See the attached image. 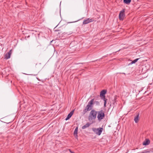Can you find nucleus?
<instances>
[{"instance_id": "20", "label": "nucleus", "mask_w": 153, "mask_h": 153, "mask_svg": "<svg viewBox=\"0 0 153 153\" xmlns=\"http://www.w3.org/2000/svg\"><path fill=\"white\" fill-rule=\"evenodd\" d=\"M122 74H125V73H122Z\"/></svg>"}, {"instance_id": "16", "label": "nucleus", "mask_w": 153, "mask_h": 153, "mask_svg": "<svg viewBox=\"0 0 153 153\" xmlns=\"http://www.w3.org/2000/svg\"><path fill=\"white\" fill-rule=\"evenodd\" d=\"M104 100V106L105 107H106V100H107V99H105V100Z\"/></svg>"}, {"instance_id": "9", "label": "nucleus", "mask_w": 153, "mask_h": 153, "mask_svg": "<svg viewBox=\"0 0 153 153\" xmlns=\"http://www.w3.org/2000/svg\"><path fill=\"white\" fill-rule=\"evenodd\" d=\"M91 124L89 123H87L85 125L83 126L82 127V129H85L86 128L88 127Z\"/></svg>"}, {"instance_id": "5", "label": "nucleus", "mask_w": 153, "mask_h": 153, "mask_svg": "<svg viewBox=\"0 0 153 153\" xmlns=\"http://www.w3.org/2000/svg\"><path fill=\"white\" fill-rule=\"evenodd\" d=\"M125 10L124 9L121 10L119 14V18L120 20H123L124 19V18L125 16L124 14Z\"/></svg>"}, {"instance_id": "6", "label": "nucleus", "mask_w": 153, "mask_h": 153, "mask_svg": "<svg viewBox=\"0 0 153 153\" xmlns=\"http://www.w3.org/2000/svg\"><path fill=\"white\" fill-rule=\"evenodd\" d=\"M106 91L105 90H102L100 93V96L101 99L102 100L106 99L105 98V94Z\"/></svg>"}, {"instance_id": "14", "label": "nucleus", "mask_w": 153, "mask_h": 153, "mask_svg": "<svg viewBox=\"0 0 153 153\" xmlns=\"http://www.w3.org/2000/svg\"><path fill=\"white\" fill-rule=\"evenodd\" d=\"M139 59L137 58L132 61L130 63L131 64H133L136 63Z\"/></svg>"}, {"instance_id": "11", "label": "nucleus", "mask_w": 153, "mask_h": 153, "mask_svg": "<svg viewBox=\"0 0 153 153\" xmlns=\"http://www.w3.org/2000/svg\"><path fill=\"white\" fill-rule=\"evenodd\" d=\"M139 114H138L136 116H135L134 118V121L136 123L138 122L139 121Z\"/></svg>"}, {"instance_id": "7", "label": "nucleus", "mask_w": 153, "mask_h": 153, "mask_svg": "<svg viewBox=\"0 0 153 153\" xmlns=\"http://www.w3.org/2000/svg\"><path fill=\"white\" fill-rule=\"evenodd\" d=\"M93 20H94L92 19H87L83 21V24L84 25L87 24L90 22H93Z\"/></svg>"}, {"instance_id": "15", "label": "nucleus", "mask_w": 153, "mask_h": 153, "mask_svg": "<svg viewBox=\"0 0 153 153\" xmlns=\"http://www.w3.org/2000/svg\"><path fill=\"white\" fill-rule=\"evenodd\" d=\"M95 104L96 105H100V102L98 101H94V104Z\"/></svg>"}, {"instance_id": "1", "label": "nucleus", "mask_w": 153, "mask_h": 153, "mask_svg": "<svg viewBox=\"0 0 153 153\" xmlns=\"http://www.w3.org/2000/svg\"><path fill=\"white\" fill-rule=\"evenodd\" d=\"M94 99H91L88 102L87 105L85 107V108L83 110L82 114H85L88 111H89L92 109L93 106Z\"/></svg>"}, {"instance_id": "17", "label": "nucleus", "mask_w": 153, "mask_h": 153, "mask_svg": "<svg viewBox=\"0 0 153 153\" xmlns=\"http://www.w3.org/2000/svg\"><path fill=\"white\" fill-rule=\"evenodd\" d=\"M10 57V54H9V53L8 56L7 57V59H9Z\"/></svg>"}, {"instance_id": "19", "label": "nucleus", "mask_w": 153, "mask_h": 153, "mask_svg": "<svg viewBox=\"0 0 153 153\" xmlns=\"http://www.w3.org/2000/svg\"><path fill=\"white\" fill-rule=\"evenodd\" d=\"M72 33V32H71V33H69V34H71V33Z\"/></svg>"}, {"instance_id": "10", "label": "nucleus", "mask_w": 153, "mask_h": 153, "mask_svg": "<svg viewBox=\"0 0 153 153\" xmlns=\"http://www.w3.org/2000/svg\"><path fill=\"white\" fill-rule=\"evenodd\" d=\"M150 143V141L148 139H146L143 143V144L144 145H148Z\"/></svg>"}, {"instance_id": "8", "label": "nucleus", "mask_w": 153, "mask_h": 153, "mask_svg": "<svg viewBox=\"0 0 153 153\" xmlns=\"http://www.w3.org/2000/svg\"><path fill=\"white\" fill-rule=\"evenodd\" d=\"M74 111V110L71 111L68 115L67 116V117L65 119V120H68L72 116V115L73 114Z\"/></svg>"}, {"instance_id": "13", "label": "nucleus", "mask_w": 153, "mask_h": 153, "mask_svg": "<svg viewBox=\"0 0 153 153\" xmlns=\"http://www.w3.org/2000/svg\"><path fill=\"white\" fill-rule=\"evenodd\" d=\"M77 132H78V128L76 127L75 128V129L74 131V135H76V136H77Z\"/></svg>"}, {"instance_id": "3", "label": "nucleus", "mask_w": 153, "mask_h": 153, "mask_svg": "<svg viewBox=\"0 0 153 153\" xmlns=\"http://www.w3.org/2000/svg\"><path fill=\"white\" fill-rule=\"evenodd\" d=\"M97 118L99 121H100L104 117L105 115L103 111L101 110L97 111Z\"/></svg>"}, {"instance_id": "18", "label": "nucleus", "mask_w": 153, "mask_h": 153, "mask_svg": "<svg viewBox=\"0 0 153 153\" xmlns=\"http://www.w3.org/2000/svg\"><path fill=\"white\" fill-rule=\"evenodd\" d=\"M69 150H70V152H71V153H73V152H72L71 151V150H70V149H69Z\"/></svg>"}, {"instance_id": "21", "label": "nucleus", "mask_w": 153, "mask_h": 153, "mask_svg": "<svg viewBox=\"0 0 153 153\" xmlns=\"http://www.w3.org/2000/svg\"><path fill=\"white\" fill-rule=\"evenodd\" d=\"M120 51V50H119L118 51Z\"/></svg>"}, {"instance_id": "12", "label": "nucleus", "mask_w": 153, "mask_h": 153, "mask_svg": "<svg viewBox=\"0 0 153 153\" xmlns=\"http://www.w3.org/2000/svg\"><path fill=\"white\" fill-rule=\"evenodd\" d=\"M131 1V0H123L124 3L128 4L130 3Z\"/></svg>"}, {"instance_id": "2", "label": "nucleus", "mask_w": 153, "mask_h": 153, "mask_svg": "<svg viewBox=\"0 0 153 153\" xmlns=\"http://www.w3.org/2000/svg\"><path fill=\"white\" fill-rule=\"evenodd\" d=\"M97 111L92 109L90 112L88 119L90 122H93L96 118Z\"/></svg>"}, {"instance_id": "4", "label": "nucleus", "mask_w": 153, "mask_h": 153, "mask_svg": "<svg viewBox=\"0 0 153 153\" xmlns=\"http://www.w3.org/2000/svg\"><path fill=\"white\" fill-rule=\"evenodd\" d=\"M92 130L96 134L100 135L101 134L103 130V128H92Z\"/></svg>"}]
</instances>
